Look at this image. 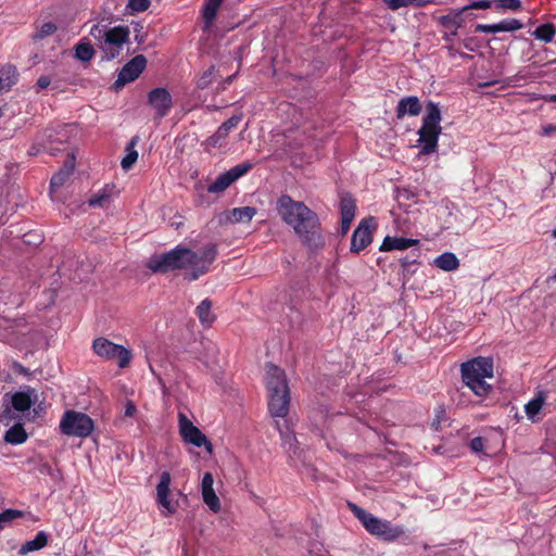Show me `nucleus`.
Masks as SVG:
<instances>
[{
    "mask_svg": "<svg viewBox=\"0 0 556 556\" xmlns=\"http://www.w3.org/2000/svg\"><path fill=\"white\" fill-rule=\"evenodd\" d=\"M440 123L441 110L439 104L429 101L426 104V114L422 117V124L418 130V142L421 143V154L428 155L437 151L439 136L442 131Z\"/></svg>",
    "mask_w": 556,
    "mask_h": 556,
    "instance_id": "6",
    "label": "nucleus"
},
{
    "mask_svg": "<svg viewBox=\"0 0 556 556\" xmlns=\"http://www.w3.org/2000/svg\"><path fill=\"white\" fill-rule=\"evenodd\" d=\"M422 110L421 103L416 96L402 98L396 106V118L402 119L406 114L417 116Z\"/></svg>",
    "mask_w": 556,
    "mask_h": 556,
    "instance_id": "21",
    "label": "nucleus"
},
{
    "mask_svg": "<svg viewBox=\"0 0 556 556\" xmlns=\"http://www.w3.org/2000/svg\"><path fill=\"white\" fill-rule=\"evenodd\" d=\"M340 217L341 219L354 220L356 215V200L350 193H345L340 198Z\"/></svg>",
    "mask_w": 556,
    "mask_h": 556,
    "instance_id": "25",
    "label": "nucleus"
},
{
    "mask_svg": "<svg viewBox=\"0 0 556 556\" xmlns=\"http://www.w3.org/2000/svg\"><path fill=\"white\" fill-rule=\"evenodd\" d=\"M277 211L282 220L293 228L302 242L309 249L317 250L325 245L319 218L303 202L294 201L290 195L282 194L277 201Z\"/></svg>",
    "mask_w": 556,
    "mask_h": 556,
    "instance_id": "1",
    "label": "nucleus"
},
{
    "mask_svg": "<svg viewBox=\"0 0 556 556\" xmlns=\"http://www.w3.org/2000/svg\"><path fill=\"white\" fill-rule=\"evenodd\" d=\"M544 396L543 395H539L534 399H532L531 401H529L526 406H525V410H526V414H527V417L534 421L535 419V416L539 414V412L541 410L543 404H544Z\"/></svg>",
    "mask_w": 556,
    "mask_h": 556,
    "instance_id": "36",
    "label": "nucleus"
},
{
    "mask_svg": "<svg viewBox=\"0 0 556 556\" xmlns=\"http://www.w3.org/2000/svg\"><path fill=\"white\" fill-rule=\"evenodd\" d=\"M545 100L547 102H552V103H556V93L555 94H549L545 98Z\"/></svg>",
    "mask_w": 556,
    "mask_h": 556,
    "instance_id": "63",
    "label": "nucleus"
},
{
    "mask_svg": "<svg viewBox=\"0 0 556 556\" xmlns=\"http://www.w3.org/2000/svg\"><path fill=\"white\" fill-rule=\"evenodd\" d=\"M276 427L278 428L279 430V433L281 434V437L283 438L285 442L287 443L289 440H291V438L289 437V434H287L280 427V424L279 421H276Z\"/></svg>",
    "mask_w": 556,
    "mask_h": 556,
    "instance_id": "59",
    "label": "nucleus"
},
{
    "mask_svg": "<svg viewBox=\"0 0 556 556\" xmlns=\"http://www.w3.org/2000/svg\"><path fill=\"white\" fill-rule=\"evenodd\" d=\"M129 28L121 25L109 29H102L99 25H94L90 30V35L96 39H103L101 48L109 60L119 54L122 46L129 38Z\"/></svg>",
    "mask_w": 556,
    "mask_h": 556,
    "instance_id": "7",
    "label": "nucleus"
},
{
    "mask_svg": "<svg viewBox=\"0 0 556 556\" xmlns=\"http://www.w3.org/2000/svg\"><path fill=\"white\" fill-rule=\"evenodd\" d=\"M94 49L88 41H79L75 46V56L81 62H89L94 56Z\"/></svg>",
    "mask_w": 556,
    "mask_h": 556,
    "instance_id": "31",
    "label": "nucleus"
},
{
    "mask_svg": "<svg viewBox=\"0 0 556 556\" xmlns=\"http://www.w3.org/2000/svg\"><path fill=\"white\" fill-rule=\"evenodd\" d=\"M148 103L155 111V117L162 119L172 110L173 98L166 88L157 87L149 91Z\"/></svg>",
    "mask_w": 556,
    "mask_h": 556,
    "instance_id": "14",
    "label": "nucleus"
},
{
    "mask_svg": "<svg viewBox=\"0 0 556 556\" xmlns=\"http://www.w3.org/2000/svg\"><path fill=\"white\" fill-rule=\"evenodd\" d=\"M135 412H136V406L131 402H129L126 406L125 415L131 417V416H134Z\"/></svg>",
    "mask_w": 556,
    "mask_h": 556,
    "instance_id": "58",
    "label": "nucleus"
},
{
    "mask_svg": "<svg viewBox=\"0 0 556 556\" xmlns=\"http://www.w3.org/2000/svg\"><path fill=\"white\" fill-rule=\"evenodd\" d=\"M134 31H135V40L138 43H141L144 41L146 34H143V26L140 23H136L134 25Z\"/></svg>",
    "mask_w": 556,
    "mask_h": 556,
    "instance_id": "53",
    "label": "nucleus"
},
{
    "mask_svg": "<svg viewBox=\"0 0 556 556\" xmlns=\"http://www.w3.org/2000/svg\"><path fill=\"white\" fill-rule=\"evenodd\" d=\"M492 3L493 2L491 0H477V1H472L469 4L463 7L462 10H465V14H467V11H471V10L490 9L492 7Z\"/></svg>",
    "mask_w": 556,
    "mask_h": 556,
    "instance_id": "44",
    "label": "nucleus"
},
{
    "mask_svg": "<svg viewBox=\"0 0 556 556\" xmlns=\"http://www.w3.org/2000/svg\"><path fill=\"white\" fill-rule=\"evenodd\" d=\"M150 7V0H129L127 8L132 12H144Z\"/></svg>",
    "mask_w": 556,
    "mask_h": 556,
    "instance_id": "45",
    "label": "nucleus"
},
{
    "mask_svg": "<svg viewBox=\"0 0 556 556\" xmlns=\"http://www.w3.org/2000/svg\"><path fill=\"white\" fill-rule=\"evenodd\" d=\"M475 30L477 33L497 34V23L496 24H477Z\"/></svg>",
    "mask_w": 556,
    "mask_h": 556,
    "instance_id": "52",
    "label": "nucleus"
},
{
    "mask_svg": "<svg viewBox=\"0 0 556 556\" xmlns=\"http://www.w3.org/2000/svg\"><path fill=\"white\" fill-rule=\"evenodd\" d=\"M224 0H205L203 5V18L206 24H211L217 14V11Z\"/></svg>",
    "mask_w": 556,
    "mask_h": 556,
    "instance_id": "33",
    "label": "nucleus"
},
{
    "mask_svg": "<svg viewBox=\"0 0 556 556\" xmlns=\"http://www.w3.org/2000/svg\"><path fill=\"white\" fill-rule=\"evenodd\" d=\"M255 214L256 210L251 206L236 207L231 212L232 219L236 223H249Z\"/></svg>",
    "mask_w": 556,
    "mask_h": 556,
    "instance_id": "32",
    "label": "nucleus"
},
{
    "mask_svg": "<svg viewBox=\"0 0 556 556\" xmlns=\"http://www.w3.org/2000/svg\"><path fill=\"white\" fill-rule=\"evenodd\" d=\"M211 74H212V70H210V71H207V72H205V73L203 74V76H202V77H201V79H200L199 87H201V88H205V87L207 86V84H208V77H210V75H211Z\"/></svg>",
    "mask_w": 556,
    "mask_h": 556,
    "instance_id": "56",
    "label": "nucleus"
},
{
    "mask_svg": "<svg viewBox=\"0 0 556 556\" xmlns=\"http://www.w3.org/2000/svg\"><path fill=\"white\" fill-rule=\"evenodd\" d=\"M378 228L377 219L374 216H368L358 223L354 229L351 238L350 252L358 254L365 250L374 240V233Z\"/></svg>",
    "mask_w": 556,
    "mask_h": 556,
    "instance_id": "11",
    "label": "nucleus"
},
{
    "mask_svg": "<svg viewBox=\"0 0 556 556\" xmlns=\"http://www.w3.org/2000/svg\"><path fill=\"white\" fill-rule=\"evenodd\" d=\"M170 256L175 270L190 269L186 278L193 281L208 273L210 266L217 256V247L215 243H208L199 254L186 247L177 245L170 250Z\"/></svg>",
    "mask_w": 556,
    "mask_h": 556,
    "instance_id": "2",
    "label": "nucleus"
},
{
    "mask_svg": "<svg viewBox=\"0 0 556 556\" xmlns=\"http://www.w3.org/2000/svg\"><path fill=\"white\" fill-rule=\"evenodd\" d=\"M242 119V115H233L231 116L230 118H228L226 122H224L219 127L220 128H224L226 130V132L229 135V132L237 128L239 123L241 122Z\"/></svg>",
    "mask_w": 556,
    "mask_h": 556,
    "instance_id": "48",
    "label": "nucleus"
},
{
    "mask_svg": "<svg viewBox=\"0 0 556 556\" xmlns=\"http://www.w3.org/2000/svg\"><path fill=\"white\" fill-rule=\"evenodd\" d=\"M51 79L49 76L42 75L37 79L36 87L38 90L46 89L50 86Z\"/></svg>",
    "mask_w": 556,
    "mask_h": 556,
    "instance_id": "54",
    "label": "nucleus"
},
{
    "mask_svg": "<svg viewBox=\"0 0 556 556\" xmlns=\"http://www.w3.org/2000/svg\"><path fill=\"white\" fill-rule=\"evenodd\" d=\"M522 9L521 0H495L494 10L497 12L513 11L517 12Z\"/></svg>",
    "mask_w": 556,
    "mask_h": 556,
    "instance_id": "38",
    "label": "nucleus"
},
{
    "mask_svg": "<svg viewBox=\"0 0 556 556\" xmlns=\"http://www.w3.org/2000/svg\"><path fill=\"white\" fill-rule=\"evenodd\" d=\"M75 153L71 150L67 153V159L58 173H55L50 180V192L53 193L62 187L71 177L75 168Z\"/></svg>",
    "mask_w": 556,
    "mask_h": 556,
    "instance_id": "17",
    "label": "nucleus"
},
{
    "mask_svg": "<svg viewBox=\"0 0 556 556\" xmlns=\"http://www.w3.org/2000/svg\"><path fill=\"white\" fill-rule=\"evenodd\" d=\"M37 401L34 388L27 386L24 390L15 392L11 397L12 407L21 413L28 410Z\"/></svg>",
    "mask_w": 556,
    "mask_h": 556,
    "instance_id": "19",
    "label": "nucleus"
},
{
    "mask_svg": "<svg viewBox=\"0 0 556 556\" xmlns=\"http://www.w3.org/2000/svg\"><path fill=\"white\" fill-rule=\"evenodd\" d=\"M523 28V24L517 18H505L497 23V33L515 31Z\"/></svg>",
    "mask_w": 556,
    "mask_h": 556,
    "instance_id": "40",
    "label": "nucleus"
},
{
    "mask_svg": "<svg viewBox=\"0 0 556 556\" xmlns=\"http://www.w3.org/2000/svg\"><path fill=\"white\" fill-rule=\"evenodd\" d=\"M48 534L45 531H39L33 540L25 542L21 546L18 553L21 555H26L28 553L39 551L48 544Z\"/></svg>",
    "mask_w": 556,
    "mask_h": 556,
    "instance_id": "26",
    "label": "nucleus"
},
{
    "mask_svg": "<svg viewBox=\"0 0 556 556\" xmlns=\"http://www.w3.org/2000/svg\"><path fill=\"white\" fill-rule=\"evenodd\" d=\"M434 265L445 271H452L458 268L459 261L454 253L445 252L434 260Z\"/></svg>",
    "mask_w": 556,
    "mask_h": 556,
    "instance_id": "29",
    "label": "nucleus"
},
{
    "mask_svg": "<svg viewBox=\"0 0 556 556\" xmlns=\"http://www.w3.org/2000/svg\"><path fill=\"white\" fill-rule=\"evenodd\" d=\"M92 350L96 355L106 361H117L121 368L127 367L131 362V351L123 345L113 343L106 338H97L92 342Z\"/></svg>",
    "mask_w": 556,
    "mask_h": 556,
    "instance_id": "9",
    "label": "nucleus"
},
{
    "mask_svg": "<svg viewBox=\"0 0 556 556\" xmlns=\"http://www.w3.org/2000/svg\"><path fill=\"white\" fill-rule=\"evenodd\" d=\"M45 146H47V142L45 139H42V132H40L37 135L35 142L28 149V154L30 156H36L40 152H47V149H45Z\"/></svg>",
    "mask_w": 556,
    "mask_h": 556,
    "instance_id": "43",
    "label": "nucleus"
},
{
    "mask_svg": "<svg viewBox=\"0 0 556 556\" xmlns=\"http://www.w3.org/2000/svg\"><path fill=\"white\" fill-rule=\"evenodd\" d=\"M242 119V115H233L231 116L230 118H228L226 122H224L219 127L220 128H224L226 130V132L229 135V132L237 128L239 123L241 122Z\"/></svg>",
    "mask_w": 556,
    "mask_h": 556,
    "instance_id": "46",
    "label": "nucleus"
},
{
    "mask_svg": "<svg viewBox=\"0 0 556 556\" xmlns=\"http://www.w3.org/2000/svg\"><path fill=\"white\" fill-rule=\"evenodd\" d=\"M228 137V134L224 128L218 127L215 134L206 139V144L212 148L222 147Z\"/></svg>",
    "mask_w": 556,
    "mask_h": 556,
    "instance_id": "41",
    "label": "nucleus"
},
{
    "mask_svg": "<svg viewBox=\"0 0 556 556\" xmlns=\"http://www.w3.org/2000/svg\"><path fill=\"white\" fill-rule=\"evenodd\" d=\"M147 66V59L142 54L134 56L121 70L114 85L119 88L137 79Z\"/></svg>",
    "mask_w": 556,
    "mask_h": 556,
    "instance_id": "15",
    "label": "nucleus"
},
{
    "mask_svg": "<svg viewBox=\"0 0 556 556\" xmlns=\"http://www.w3.org/2000/svg\"><path fill=\"white\" fill-rule=\"evenodd\" d=\"M266 389L270 414L275 417H286L289 413L290 391L285 371L276 365H267Z\"/></svg>",
    "mask_w": 556,
    "mask_h": 556,
    "instance_id": "3",
    "label": "nucleus"
},
{
    "mask_svg": "<svg viewBox=\"0 0 556 556\" xmlns=\"http://www.w3.org/2000/svg\"><path fill=\"white\" fill-rule=\"evenodd\" d=\"M437 21L445 29L443 40L453 42L458 35V29L465 25V10H451L448 14L439 16Z\"/></svg>",
    "mask_w": 556,
    "mask_h": 556,
    "instance_id": "13",
    "label": "nucleus"
},
{
    "mask_svg": "<svg viewBox=\"0 0 556 556\" xmlns=\"http://www.w3.org/2000/svg\"><path fill=\"white\" fill-rule=\"evenodd\" d=\"M419 256V252L415 253V252H412L410 255H407L405 257H402L400 260V263H401V267L403 269H407L410 265L413 264H416L417 263V258Z\"/></svg>",
    "mask_w": 556,
    "mask_h": 556,
    "instance_id": "51",
    "label": "nucleus"
},
{
    "mask_svg": "<svg viewBox=\"0 0 556 556\" xmlns=\"http://www.w3.org/2000/svg\"><path fill=\"white\" fill-rule=\"evenodd\" d=\"M232 184V179L228 172L220 174L214 182H212L207 191L212 193H218L226 190Z\"/></svg>",
    "mask_w": 556,
    "mask_h": 556,
    "instance_id": "34",
    "label": "nucleus"
},
{
    "mask_svg": "<svg viewBox=\"0 0 556 556\" xmlns=\"http://www.w3.org/2000/svg\"><path fill=\"white\" fill-rule=\"evenodd\" d=\"M59 428L64 435L84 439L92 433L94 422L87 414L70 409L63 414Z\"/></svg>",
    "mask_w": 556,
    "mask_h": 556,
    "instance_id": "8",
    "label": "nucleus"
},
{
    "mask_svg": "<svg viewBox=\"0 0 556 556\" xmlns=\"http://www.w3.org/2000/svg\"><path fill=\"white\" fill-rule=\"evenodd\" d=\"M253 163L251 162H242L240 164L235 165L230 169H228V174L230 175V178L232 179V182L248 174L253 168Z\"/></svg>",
    "mask_w": 556,
    "mask_h": 556,
    "instance_id": "39",
    "label": "nucleus"
},
{
    "mask_svg": "<svg viewBox=\"0 0 556 556\" xmlns=\"http://www.w3.org/2000/svg\"><path fill=\"white\" fill-rule=\"evenodd\" d=\"M111 198V190L108 187H104L103 189L99 190L98 193L92 195L88 203L90 206L93 207H104L109 204Z\"/></svg>",
    "mask_w": 556,
    "mask_h": 556,
    "instance_id": "35",
    "label": "nucleus"
},
{
    "mask_svg": "<svg viewBox=\"0 0 556 556\" xmlns=\"http://www.w3.org/2000/svg\"><path fill=\"white\" fill-rule=\"evenodd\" d=\"M27 438L28 434L22 424L13 425L4 434V441L12 445L23 444Z\"/></svg>",
    "mask_w": 556,
    "mask_h": 556,
    "instance_id": "27",
    "label": "nucleus"
},
{
    "mask_svg": "<svg viewBox=\"0 0 556 556\" xmlns=\"http://www.w3.org/2000/svg\"><path fill=\"white\" fill-rule=\"evenodd\" d=\"M76 130L74 125L49 126L42 131V139L46 140L47 153L55 155L60 151H66L67 144Z\"/></svg>",
    "mask_w": 556,
    "mask_h": 556,
    "instance_id": "10",
    "label": "nucleus"
},
{
    "mask_svg": "<svg viewBox=\"0 0 556 556\" xmlns=\"http://www.w3.org/2000/svg\"><path fill=\"white\" fill-rule=\"evenodd\" d=\"M58 27L52 22L43 23L37 33L34 35V39L41 40L48 36L53 35L56 31Z\"/></svg>",
    "mask_w": 556,
    "mask_h": 556,
    "instance_id": "42",
    "label": "nucleus"
},
{
    "mask_svg": "<svg viewBox=\"0 0 556 556\" xmlns=\"http://www.w3.org/2000/svg\"><path fill=\"white\" fill-rule=\"evenodd\" d=\"M418 244H419L418 239L387 236L383 239L379 250L381 252H389V251H393V250L403 251V250H407L413 247H417Z\"/></svg>",
    "mask_w": 556,
    "mask_h": 556,
    "instance_id": "20",
    "label": "nucleus"
},
{
    "mask_svg": "<svg viewBox=\"0 0 556 556\" xmlns=\"http://www.w3.org/2000/svg\"><path fill=\"white\" fill-rule=\"evenodd\" d=\"M476 18V14H473L471 11H467V14H465V22L467 20L471 21Z\"/></svg>",
    "mask_w": 556,
    "mask_h": 556,
    "instance_id": "62",
    "label": "nucleus"
},
{
    "mask_svg": "<svg viewBox=\"0 0 556 556\" xmlns=\"http://www.w3.org/2000/svg\"><path fill=\"white\" fill-rule=\"evenodd\" d=\"M413 4L415 7L421 8L430 3H434L433 0H412Z\"/></svg>",
    "mask_w": 556,
    "mask_h": 556,
    "instance_id": "57",
    "label": "nucleus"
},
{
    "mask_svg": "<svg viewBox=\"0 0 556 556\" xmlns=\"http://www.w3.org/2000/svg\"><path fill=\"white\" fill-rule=\"evenodd\" d=\"M532 35L543 42H552L556 35V26L553 23H544L538 26Z\"/></svg>",
    "mask_w": 556,
    "mask_h": 556,
    "instance_id": "30",
    "label": "nucleus"
},
{
    "mask_svg": "<svg viewBox=\"0 0 556 556\" xmlns=\"http://www.w3.org/2000/svg\"><path fill=\"white\" fill-rule=\"evenodd\" d=\"M25 516V511L8 508L0 513V531L7 526L11 525L14 519L22 518Z\"/></svg>",
    "mask_w": 556,
    "mask_h": 556,
    "instance_id": "37",
    "label": "nucleus"
},
{
    "mask_svg": "<svg viewBox=\"0 0 556 556\" xmlns=\"http://www.w3.org/2000/svg\"><path fill=\"white\" fill-rule=\"evenodd\" d=\"M148 268L153 273L166 274L175 270L174 264L170 256V251L162 253L161 255H154L148 263Z\"/></svg>",
    "mask_w": 556,
    "mask_h": 556,
    "instance_id": "22",
    "label": "nucleus"
},
{
    "mask_svg": "<svg viewBox=\"0 0 556 556\" xmlns=\"http://www.w3.org/2000/svg\"><path fill=\"white\" fill-rule=\"evenodd\" d=\"M139 138L132 137L126 146V155L122 159L121 166L124 170H129L138 160V152L135 149Z\"/></svg>",
    "mask_w": 556,
    "mask_h": 556,
    "instance_id": "28",
    "label": "nucleus"
},
{
    "mask_svg": "<svg viewBox=\"0 0 556 556\" xmlns=\"http://www.w3.org/2000/svg\"><path fill=\"white\" fill-rule=\"evenodd\" d=\"M462 380L477 396H486L492 387L485 378L493 377V361L489 357H476L460 366Z\"/></svg>",
    "mask_w": 556,
    "mask_h": 556,
    "instance_id": "4",
    "label": "nucleus"
},
{
    "mask_svg": "<svg viewBox=\"0 0 556 556\" xmlns=\"http://www.w3.org/2000/svg\"><path fill=\"white\" fill-rule=\"evenodd\" d=\"M212 301L210 299H204L195 308V314L201 325L205 328L211 327L216 319L215 314L212 312Z\"/></svg>",
    "mask_w": 556,
    "mask_h": 556,
    "instance_id": "24",
    "label": "nucleus"
},
{
    "mask_svg": "<svg viewBox=\"0 0 556 556\" xmlns=\"http://www.w3.org/2000/svg\"><path fill=\"white\" fill-rule=\"evenodd\" d=\"M352 223H353V220H351V219H341V229H340L341 236H345L348 233Z\"/></svg>",
    "mask_w": 556,
    "mask_h": 556,
    "instance_id": "55",
    "label": "nucleus"
},
{
    "mask_svg": "<svg viewBox=\"0 0 556 556\" xmlns=\"http://www.w3.org/2000/svg\"><path fill=\"white\" fill-rule=\"evenodd\" d=\"M383 2L392 11H396L401 8L409 7L413 4L412 0H383Z\"/></svg>",
    "mask_w": 556,
    "mask_h": 556,
    "instance_id": "49",
    "label": "nucleus"
},
{
    "mask_svg": "<svg viewBox=\"0 0 556 556\" xmlns=\"http://www.w3.org/2000/svg\"><path fill=\"white\" fill-rule=\"evenodd\" d=\"M214 478L211 472H205L202 478V497L203 502L208 506L213 513L220 510V502L216 495L214 488Z\"/></svg>",
    "mask_w": 556,
    "mask_h": 556,
    "instance_id": "18",
    "label": "nucleus"
},
{
    "mask_svg": "<svg viewBox=\"0 0 556 556\" xmlns=\"http://www.w3.org/2000/svg\"><path fill=\"white\" fill-rule=\"evenodd\" d=\"M348 507L372 535L388 542H393L405 535L403 526L392 525L389 520L379 519L352 502H348Z\"/></svg>",
    "mask_w": 556,
    "mask_h": 556,
    "instance_id": "5",
    "label": "nucleus"
},
{
    "mask_svg": "<svg viewBox=\"0 0 556 556\" xmlns=\"http://www.w3.org/2000/svg\"><path fill=\"white\" fill-rule=\"evenodd\" d=\"M179 431L185 442L197 447L204 446L207 452H212V443L205 434L181 413L179 414Z\"/></svg>",
    "mask_w": 556,
    "mask_h": 556,
    "instance_id": "12",
    "label": "nucleus"
},
{
    "mask_svg": "<svg viewBox=\"0 0 556 556\" xmlns=\"http://www.w3.org/2000/svg\"><path fill=\"white\" fill-rule=\"evenodd\" d=\"M554 131H556V126L552 125V124H549L543 128V134L546 136L551 135Z\"/></svg>",
    "mask_w": 556,
    "mask_h": 556,
    "instance_id": "60",
    "label": "nucleus"
},
{
    "mask_svg": "<svg viewBox=\"0 0 556 556\" xmlns=\"http://www.w3.org/2000/svg\"><path fill=\"white\" fill-rule=\"evenodd\" d=\"M170 482V473L168 471H163L160 476V482L156 485V501L168 511V514H174L176 511V505L168 500Z\"/></svg>",
    "mask_w": 556,
    "mask_h": 556,
    "instance_id": "16",
    "label": "nucleus"
},
{
    "mask_svg": "<svg viewBox=\"0 0 556 556\" xmlns=\"http://www.w3.org/2000/svg\"><path fill=\"white\" fill-rule=\"evenodd\" d=\"M495 84H497V81H486V83L481 84L480 86L481 87H491V86H493Z\"/></svg>",
    "mask_w": 556,
    "mask_h": 556,
    "instance_id": "64",
    "label": "nucleus"
},
{
    "mask_svg": "<svg viewBox=\"0 0 556 556\" xmlns=\"http://www.w3.org/2000/svg\"><path fill=\"white\" fill-rule=\"evenodd\" d=\"M17 80L18 72L14 65L2 66L0 68V93L10 91Z\"/></svg>",
    "mask_w": 556,
    "mask_h": 556,
    "instance_id": "23",
    "label": "nucleus"
},
{
    "mask_svg": "<svg viewBox=\"0 0 556 556\" xmlns=\"http://www.w3.org/2000/svg\"><path fill=\"white\" fill-rule=\"evenodd\" d=\"M440 420H441V416L438 414L437 419H435V420H433V422H432V427H433L435 430H439V429H440Z\"/></svg>",
    "mask_w": 556,
    "mask_h": 556,
    "instance_id": "61",
    "label": "nucleus"
},
{
    "mask_svg": "<svg viewBox=\"0 0 556 556\" xmlns=\"http://www.w3.org/2000/svg\"><path fill=\"white\" fill-rule=\"evenodd\" d=\"M242 119V115H233L231 116L230 118H228L226 122H224L219 127L220 128H224L226 130V132L229 135V132L237 128L239 123L241 122Z\"/></svg>",
    "mask_w": 556,
    "mask_h": 556,
    "instance_id": "47",
    "label": "nucleus"
},
{
    "mask_svg": "<svg viewBox=\"0 0 556 556\" xmlns=\"http://www.w3.org/2000/svg\"><path fill=\"white\" fill-rule=\"evenodd\" d=\"M469 447L475 453H481L484 448V439L482 437H476L470 440Z\"/></svg>",
    "mask_w": 556,
    "mask_h": 556,
    "instance_id": "50",
    "label": "nucleus"
}]
</instances>
